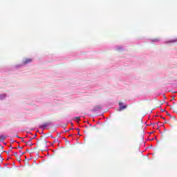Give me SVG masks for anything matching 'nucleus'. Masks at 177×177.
Returning a JSON list of instances; mask_svg holds the SVG:
<instances>
[{
	"mask_svg": "<svg viewBox=\"0 0 177 177\" xmlns=\"http://www.w3.org/2000/svg\"><path fill=\"white\" fill-rule=\"evenodd\" d=\"M17 160L19 162L21 161V156H17Z\"/></svg>",
	"mask_w": 177,
	"mask_h": 177,
	"instance_id": "nucleus-8",
	"label": "nucleus"
},
{
	"mask_svg": "<svg viewBox=\"0 0 177 177\" xmlns=\"http://www.w3.org/2000/svg\"><path fill=\"white\" fill-rule=\"evenodd\" d=\"M75 119H76L77 121H80V117H76Z\"/></svg>",
	"mask_w": 177,
	"mask_h": 177,
	"instance_id": "nucleus-10",
	"label": "nucleus"
},
{
	"mask_svg": "<svg viewBox=\"0 0 177 177\" xmlns=\"http://www.w3.org/2000/svg\"><path fill=\"white\" fill-rule=\"evenodd\" d=\"M21 140H23V138H21Z\"/></svg>",
	"mask_w": 177,
	"mask_h": 177,
	"instance_id": "nucleus-20",
	"label": "nucleus"
},
{
	"mask_svg": "<svg viewBox=\"0 0 177 177\" xmlns=\"http://www.w3.org/2000/svg\"><path fill=\"white\" fill-rule=\"evenodd\" d=\"M163 120H165V118H162Z\"/></svg>",
	"mask_w": 177,
	"mask_h": 177,
	"instance_id": "nucleus-15",
	"label": "nucleus"
},
{
	"mask_svg": "<svg viewBox=\"0 0 177 177\" xmlns=\"http://www.w3.org/2000/svg\"><path fill=\"white\" fill-rule=\"evenodd\" d=\"M171 109H176V107L172 106V107H171Z\"/></svg>",
	"mask_w": 177,
	"mask_h": 177,
	"instance_id": "nucleus-12",
	"label": "nucleus"
},
{
	"mask_svg": "<svg viewBox=\"0 0 177 177\" xmlns=\"http://www.w3.org/2000/svg\"><path fill=\"white\" fill-rule=\"evenodd\" d=\"M122 104H123L122 102H119V106H120L119 107V111H122V110H125V109H127V107H128V105L122 106Z\"/></svg>",
	"mask_w": 177,
	"mask_h": 177,
	"instance_id": "nucleus-2",
	"label": "nucleus"
},
{
	"mask_svg": "<svg viewBox=\"0 0 177 177\" xmlns=\"http://www.w3.org/2000/svg\"><path fill=\"white\" fill-rule=\"evenodd\" d=\"M24 154H26V152H22V153H21V156H23V155H24Z\"/></svg>",
	"mask_w": 177,
	"mask_h": 177,
	"instance_id": "nucleus-11",
	"label": "nucleus"
},
{
	"mask_svg": "<svg viewBox=\"0 0 177 177\" xmlns=\"http://www.w3.org/2000/svg\"><path fill=\"white\" fill-rule=\"evenodd\" d=\"M36 136H37V135H35V137H33V138H35V137H36Z\"/></svg>",
	"mask_w": 177,
	"mask_h": 177,
	"instance_id": "nucleus-18",
	"label": "nucleus"
},
{
	"mask_svg": "<svg viewBox=\"0 0 177 177\" xmlns=\"http://www.w3.org/2000/svg\"><path fill=\"white\" fill-rule=\"evenodd\" d=\"M77 131H80V129H77Z\"/></svg>",
	"mask_w": 177,
	"mask_h": 177,
	"instance_id": "nucleus-16",
	"label": "nucleus"
},
{
	"mask_svg": "<svg viewBox=\"0 0 177 177\" xmlns=\"http://www.w3.org/2000/svg\"><path fill=\"white\" fill-rule=\"evenodd\" d=\"M14 156H15V157H19V155H17V152H15V153H14Z\"/></svg>",
	"mask_w": 177,
	"mask_h": 177,
	"instance_id": "nucleus-9",
	"label": "nucleus"
},
{
	"mask_svg": "<svg viewBox=\"0 0 177 177\" xmlns=\"http://www.w3.org/2000/svg\"><path fill=\"white\" fill-rule=\"evenodd\" d=\"M100 109H102V106H101V105H95V106H94L93 111H96L100 110Z\"/></svg>",
	"mask_w": 177,
	"mask_h": 177,
	"instance_id": "nucleus-4",
	"label": "nucleus"
},
{
	"mask_svg": "<svg viewBox=\"0 0 177 177\" xmlns=\"http://www.w3.org/2000/svg\"><path fill=\"white\" fill-rule=\"evenodd\" d=\"M21 140H23V138H21Z\"/></svg>",
	"mask_w": 177,
	"mask_h": 177,
	"instance_id": "nucleus-19",
	"label": "nucleus"
},
{
	"mask_svg": "<svg viewBox=\"0 0 177 177\" xmlns=\"http://www.w3.org/2000/svg\"><path fill=\"white\" fill-rule=\"evenodd\" d=\"M168 122H165V124H167Z\"/></svg>",
	"mask_w": 177,
	"mask_h": 177,
	"instance_id": "nucleus-17",
	"label": "nucleus"
},
{
	"mask_svg": "<svg viewBox=\"0 0 177 177\" xmlns=\"http://www.w3.org/2000/svg\"><path fill=\"white\" fill-rule=\"evenodd\" d=\"M38 146L39 147H48V142L46 141V140L42 138Z\"/></svg>",
	"mask_w": 177,
	"mask_h": 177,
	"instance_id": "nucleus-1",
	"label": "nucleus"
},
{
	"mask_svg": "<svg viewBox=\"0 0 177 177\" xmlns=\"http://www.w3.org/2000/svg\"><path fill=\"white\" fill-rule=\"evenodd\" d=\"M32 139H35V138H32L28 141V142L29 143V146L30 147L32 146V145H34L31 142V140H32Z\"/></svg>",
	"mask_w": 177,
	"mask_h": 177,
	"instance_id": "nucleus-7",
	"label": "nucleus"
},
{
	"mask_svg": "<svg viewBox=\"0 0 177 177\" xmlns=\"http://www.w3.org/2000/svg\"><path fill=\"white\" fill-rule=\"evenodd\" d=\"M46 127H49V123H44L41 126L42 128H46Z\"/></svg>",
	"mask_w": 177,
	"mask_h": 177,
	"instance_id": "nucleus-6",
	"label": "nucleus"
},
{
	"mask_svg": "<svg viewBox=\"0 0 177 177\" xmlns=\"http://www.w3.org/2000/svg\"><path fill=\"white\" fill-rule=\"evenodd\" d=\"M5 139H6V136L1 135L0 136V142H3V140H5Z\"/></svg>",
	"mask_w": 177,
	"mask_h": 177,
	"instance_id": "nucleus-5",
	"label": "nucleus"
},
{
	"mask_svg": "<svg viewBox=\"0 0 177 177\" xmlns=\"http://www.w3.org/2000/svg\"><path fill=\"white\" fill-rule=\"evenodd\" d=\"M32 62V59L31 58H26L22 61V64H29Z\"/></svg>",
	"mask_w": 177,
	"mask_h": 177,
	"instance_id": "nucleus-3",
	"label": "nucleus"
},
{
	"mask_svg": "<svg viewBox=\"0 0 177 177\" xmlns=\"http://www.w3.org/2000/svg\"><path fill=\"white\" fill-rule=\"evenodd\" d=\"M167 115H169V117H171V114H169V113H167Z\"/></svg>",
	"mask_w": 177,
	"mask_h": 177,
	"instance_id": "nucleus-14",
	"label": "nucleus"
},
{
	"mask_svg": "<svg viewBox=\"0 0 177 177\" xmlns=\"http://www.w3.org/2000/svg\"><path fill=\"white\" fill-rule=\"evenodd\" d=\"M56 142H57V139L55 140L54 143H56Z\"/></svg>",
	"mask_w": 177,
	"mask_h": 177,
	"instance_id": "nucleus-13",
	"label": "nucleus"
}]
</instances>
